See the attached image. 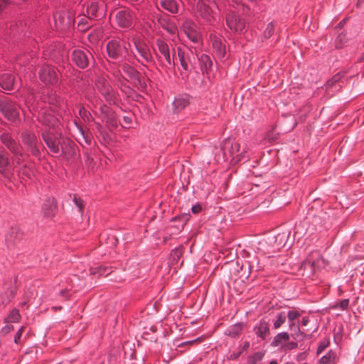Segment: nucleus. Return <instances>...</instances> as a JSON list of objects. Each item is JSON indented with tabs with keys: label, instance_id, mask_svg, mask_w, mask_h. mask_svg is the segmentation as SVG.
Segmentation results:
<instances>
[{
	"label": "nucleus",
	"instance_id": "f257e3e1",
	"mask_svg": "<svg viewBox=\"0 0 364 364\" xmlns=\"http://www.w3.org/2000/svg\"><path fill=\"white\" fill-rule=\"evenodd\" d=\"M107 54L113 59L125 58L128 54L126 43L120 39L110 41L107 45Z\"/></svg>",
	"mask_w": 364,
	"mask_h": 364
},
{
	"label": "nucleus",
	"instance_id": "f03ea898",
	"mask_svg": "<svg viewBox=\"0 0 364 364\" xmlns=\"http://www.w3.org/2000/svg\"><path fill=\"white\" fill-rule=\"evenodd\" d=\"M16 169V166L10 161L9 153L4 149L0 150V173L9 178Z\"/></svg>",
	"mask_w": 364,
	"mask_h": 364
},
{
	"label": "nucleus",
	"instance_id": "7ed1b4c3",
	"mask_svg": "<svg viewBox=\"0 0 364 364\" xmlns=\"http://www.w3.org/2000/svg\"><path fill=\"white\" fill-rule=\"evenodd\" d=\"M134 18V13L129 9L119 10L114 14L115 22L121 28H129L131 26Z\"/></svg>",
	"mask_w": 364,
	"mask_h": 364
},
{
	"label": "nucleus",
	"instance_id": "20e7f679",
	"mask_svg": "<svg viewBox=\"0 0 364 364\" xmlns=\"http://www.w3.org/2000/svg\"><path fill=\"white\" fill-rule=\"evenodd\" d=\"M21 139L33 155L38 156L40 154V143L33 133L25 131L21 134Z\"/></svg>",
	"mask_w": 364,
	"mask_h": 364
},
{
	"label": "nucleus",
	"instance_id": "39448f33",
	"mask_svg": "<svg viewBox=\"0 0 364 364\" xmlns=\"http://www.w3.org/2000/svg\"><path fill=\"white\" fill-rule=\"evenodd\" d=\"M0 112L9 120H15L18 117V109L17 105L9 100L0 101Z\"/></svg>",
	"mask_w": 364,
	"mask_h": 364
},
{
	"label": "nucleus",
	"instance_id": "423d86ee",
	"mask_svg": "<svg viewBox=\"0 0 364 364\" xmlns=\"http://www.w3.org/2000/svg\"><path fill=\"white\" fill-rule=\"evenodd\" d=\"M55 26L58 29L65 30L74 24L72 14L68 11L56 13L53 16Z\"/></svg>",
	"mask_w": 364,
	"mask_h": 364
},
{
	"label": "nucleus",
	"instance_id": "0eeeda50",
	"mask_svg": "<svg viewBox=\"0 0 364 364\" xmlns=\"http://www.w3.org/2000/svg\"><path fill=\"white\" fill-rule=\"evenodd\" d=\"M95 85L97 90L105 97L107 101L109 102L110 103L115 101L114 90L106 79L104 77L99 78L97 80Z\"/></svg>",
	"mask_w": 364,
	"mask_h": 364
},
{
	"label": "nucleus",
	"instance_id": "6e6552de",
	"mask_svg": "<svg viewBox=\"0 0 364 364\" xmlns=\"http://www.w3.org/2000/svg\"><path fill=\"white\" fill-rule=\"evenodd\" d=\"M289 235L290 231L289 230H284L276 235L269 236L267 239L268 243L269 245L279 250L286 245Z\"/></svg>",
	"mask_w": 364,
	"mask_h": 364
},
{
	"label": "nucleus",
	"instance_id": "1a4fd4ad",
	"mask_svg": "<svg viewBox=\"0 0 364 364\" xmlns=\"http://www.w3.org/2000/svg\"><path fill=\"white\" fill-rule=\"evenodd\" d=\"M39 77L46 84H55L58 81V75L53 67L43 66L39 72Z\"/></svg>",
	"mask_w": 364,
	"mask_h": 364
},
{
	"label": "nucleus",
	"instance_id": "9d476101",
	"mask_svg": "<svg viewBox=\"0 0 364 364\" xmlns=\"http://www.w3.org/2000/svg\"><path fill=\"white\" fill-rule=\"evenodd\" d=\"M324 260L320 257L318 252H314L302 263L301 267H304V270H306L307 267H309L311 272H314L322 265H324Z\"/></svg>",
	"mask_w": 364,
	"mask_h": 364
},
{
	"label": "nucleus",
	"instance_id": "9b49d317",
	"mask_svg": "<svg viewBox=\"0 0 364 364\" xmlns=\"http://www.w3.org/2000/svg\"><path fill=\"white\" fill-rule=\"evenodd\" d=\"M92 55L89 51L74 50L73 51V60L80 68H85L88 65Z\"/></svg>",
	"mask_w": 364,
	"mask_h": 364
},
{
	"label": "nucleus",
	"instance_id": "f8f14e48",
	"mask_svg": "<svg viewBox=\"0 0 364 364\" xmlns=\"http://www.w3.org/2000/svg\"><path fill=\"white\" fill-rule=\"evenodd\" d=\"M42 137L49 149L54 154H60L61 139L52 133H43Z\"/></svg>",
	"mask_w": 364,
	"mask_h": 364
},
{
	"label": "nucleus",
	"instance_id": "ddd939ff",
	"mask_svg": "<svg viewBox=\"0 0 364 364\" xmlns=\"http://www.w3.org/2000/svg\"><path fill=\"white\" fill-rule=\"evenodd\" d=\"M226 24L230 30L236 32L242 31L245 27L243 20L233 12L227 14Z\"/></svg>",
	"mask_w": 364,
	"mask_h": 364
},
{
	"label": "nucleus",
	"instance_id": "4468645a",
	"mask_svg": "<svg viewBox=\"0 0 364 364\" xmlns=\"http://www.w3.org/2000/svg\"><path fill=\"white\" fill-rule=\"evenodd\" d=\"M156 46L161 55L164 56L166 62V67L170 68L171 67L173 66L174 61L173 60H172L171 58L170 49L167 43H166L162 39L159 38L156 40Z\"/></svg>",
	"mask_w": 364,
	"mask_h": 364
},
{
	"label": "nucleus",
	"instance_id": "2eb2a0df",
	"mask_svg": "<svg viewBox=\"0 0 364 364\" xmlns=\"http://www.w3.org/2000/svg\"><path fill=\"white\" fill-rule=\"evenodd\" d=\"M181 1L180 0H159L157 1V6L172 13L176 14L178 12Z\"/></svg>",
	"mask_w": 364,
	"mask_h": 364
},
{
	"label": "nucleus",
	"instance_id": "dca6fc26",
	"mask_svg": "<svg viewBox=\"0 0 364 364\" xmlns=\"http://www.w3.org/2000/svg\"><path fill=\"white\" fill-rule=\"evenodd\" d=\"M134 45L138 53L145 62L150 63L152 61L153 58L151 54L150 49L146 43L141 41H135Z\"/></svg>",
	"mask_w": 364,
	"mask_h": 364
},
{
	"label": "nucleus",
	"instance_id": "f3484780",
	"mask_svg": "<svg viewBox=\"0 0 364 364\" xmlns=\"http://www.w3.org/2000/svg\"><path fill=\"white\" fill-rule=\"evenodd\" d=\"M121 69L129 77L135 80L140 86H144V83L141 80L140 74L134 68L127 63H123L121 65Z\"/></svg>",
	"mask_w": 364,
	"mask_h": 364
},
{
	"label": "nucleus",
	"instance_id": "a211bd4d",
	"mask_svg": "<svg viewBox=\"0 0 364 364\" xmlns=\"http://www.w3.org/2000/svg\"><path fill=\"white\" fill-rule=\"evenodd\" d=\"M197 9L199 15L207 22H210L213 19V11L208 5L203 1H199L197 5Z\"/></svg>",
	"mask_w": 364,
	"mask_h": 364
},
{
	"label": "nucleus",
	"instance_id": "6ab92c4d",
	"mask_svg": "<svg viewBox=\"0 0 364 364\" xmlns=\"http://www.w3.org/2000/svg\"><path fill=\"white\" fill-rule=\"evenodd\" d=\"M212 46L213 51L218 58H223L225 55V46L223 45L222 41L216 37L211 36Z\"/></svg>",
	"mask_w": 364,
	"mask_h": 364
},
{
	"label": "nucleus",
	"instance_id": "aec40b11",
	"mask_svg": "<svg viewBox=\"0 0 364 364\" xmlns=\"http://www.w3.org/2000/svg\"><path fill=\"white\" fill-rule=\"evenodd\" d=\"M1 142L5 146L11 151H16V149H19L21 146L8 133H4L1 136Z\"/></svg>",
	"mask_w": 364,
	"mask_h": 364
},
{
	"label": "nucleus",
	"instance_id": "412c9836",
	"mask_svg": "<svg viewBox=\"0 0 364 364\" xmlns=\"http://www.w3.org/2000/svg\"><path fill=\"white\" fill-rule=\"evenodd\" d=\"M254 331L258 337L264 340L269 335V323L262 320L255 327Z\"/></svg>",
	"mask_w": 364,
	"mask_h": 364
},
{
	"label": "nucleus",
	"instance_id": "4be33fe9",
	"mask_svg": "<svg viewBox=\"0 0 364 364\" xmlns=\"http://www.w3.org/2000/svg\"><path fill=\"white\" fill-rule=\"evenodd\" d=\"M60 154L65 157L70 156L74 154V144L68 139H63L60 146Z\"/></svg>",
	"mask_w": 364,
	"mask_h": 364
},
{
	"label": "nucleus",
	"instance_id": "5701e85b",
	"mask_svg": "<svg viewBox=\"0 0 364 364\" xmlns=\"http://www.w3.org/2000/svg\"><path fill=\"white\" fill-rule=\"evenodd\" d=\"M14 77L9 73L4 74L0 77V86L7 90H11L14 87Z\"/></svg>",
	"mask_w": 364,
	"mask_h": 364
},
{
	"label": "nucleus",
	"instance_id": "b1692460",
	"mask_svg": "<svg viewBox=\"0 0 364 364\" xmlns=\"http://www.w3.org/2000/svg\"><path fill=\"white\" fill-rule=\"evenodd\" d=\"M56 208L53 199H48L43 206L44 215L46 217L50 218L54 215V211Z\"/></svg>",
	"mask_w": 364,
	"mask_h": 364
},
{
	"label": "nucleus",
	"instance_id": "393cba45",
	"mask_svg": "<svg viewBox=\"0 0 364 364\" xmlns=\"http://www.w3.org/2000/svg\"><path fill=\"white\" fill-rule=\"evenodd\" d=\"M13 154V165L18 168V166H20L21 164L24 161L26 154L22 151V147L20 146L19 149H16V151H12Z\"/></svg>",
	"mask_w": 364,
	"mask_h": 364
},
{
	"label": "nucleus",
	"instance_id": "a878e982",
	"mask_svg": "<svg viewBox=\"0 0 364 364\" xmlns=\"http://www.w3.org/2000/svg\"><path fill=\"white\" fill-rule=\"evenodd\" d=\"M300 316L301 314L298 311L291 310L288 311L287 316L288 318L289 329L291 331H293L296 328V321L299 319Z\"/></svg>",
	"mask_w": 364,
	"mask_h": 364
},
{
	"label": "nucleus",
	"instance_id": "bb28decb",
	"mask_svg": "<svg viewBox=\"0 0 364 364\" xmlns=\"http://www.w3.org/2000/svg\"><path fill=\"white\" fill-rule=\"evenodd\" d=\"M199 60L200 63L202 70L208 73L213 65V63L210 58L205 54H202L199 58Z\"/></svg>",
	"mask_w": 364,
	"mask_h": 364
},
{
	"label": "nucleus",
	"instance_id": "cd10ccee",
	"mask_svg": "<svg viewBox=\"0 0 364 364\" xmlns=\"http://www.w3.org/2000/svg\"><path fill=\"white\" fill-rule=\"evenodd\" d=\"M188 104V100L186 97L181 96L175 99L173 102V109L175 111H180L185 108Z\"/></svg>",
	"mask_w": 364,
	"mask_h": 364
},
{
	"label": "nucleus",
	"instance_id": "c85d7f7f",
	"mask_svg": "<svg viewBox=\"0 0 364 364\" xmlns=\"http://www.w3.org/2000/svg\"><path fill=\"white\" fill-rule=\"evenodd\" d=\"M240 147V145L238 142L227 139L224 142L223 149H225L226 148H229V152L230 155H233L234 154L239 151Z\"/></svg>",
	"mask_w": 364,
	"mask_h": 364
},
{
	"label": "nucleus",
	"instance_id": "c756f323",
	"mask_svg": "<svg viewBox=\"0 0 364 364\" xmlns=\"http://www.w3.org/2000/svg\"><path fill=\"white\" fill-rule=\"evenodd\" d=\"M39 120L46 126L53 127L55 125L57 119L50 114L43 113L40 115Z\"/></svg>",
	"mask_w": 364,
	"mask_h": 364
},
{
	"label": "nucleus",
	"instance_id": "7c9ffc66",
	"mask_svg": "<svg viewBox=\"0 0 364 364\" xmlns=\"http://www.w3.org/2000/svg\"><path fill=\"white\" fill-rule=\"evenodd\" d=\"M306 225V222H301L299 224H296L294 228V236L297 237L298 239H300L304 235H305L307 232Z\"/></svg>",
	"mask_w": 364,
	"mask_h": 364
},
{
	"label": "nucleus",
	"instance_id": "2f4dec72",
	"mask_svg": "<svg viewBox=\"0 0 364 364\" xmlns=\"http://www.w3.org/2000/svg\"><path fill=\"white\" fill-rule=\"evenodd\" d=\"M182 28L185 33L187 35L197 29L196 25L191 21L186 19L182 23Z\"/></svg>",
	"mask_w": 364,
	"mask_h": 364
},
{
	"label": "nucleus",
	"instance_id": "473e14b6",
	"mask_svg": "<svg viewBox=\"0 0 364 364\" xmlns=\"http://www.w3.org/2000/svg\"><path fill=\"white\" fill-rule=\"evenodd\" d=\"M289 339V335L287 332H282L280 333H278L274 338L272 341V345L274 347L278 346L282 342L287 341Z\"/></svg>",
	"mask_w": 364,
	"mask_h": 364
},
{
	"label": "nucleus",
	"instance_id": "72a5a7b5",
	"mask_svg": "<svg viewBox=\"0 0 364 364\" xmlns=\"http://www.w3.org/2000/svg\"><path fill=\"white\" fill-rule=\"evenodd\" d=\"M178 56L181 63V65L185 70H188V62L190 61L189 58L186 56L184 51H183L180 48H178Z\"/></svg>",
	"mask_w": 364,
	"mask_h": 364
},
{
	"label": "nucleus",
	"instance_id": "f704fd0d",
	"mask_svg": "<svg viewBox=\"0 0 364 364\" xmlns=\"http://www.w3.org/2000/svg\"><path fill=\"white\" fill-rule=\"evenodd\" d=\"M335 358V353L330 350L325 355L321 358L319 363L321 364H330L334 362Z\"/></svg>",
	"mask_w": 364,
	"mask_h": 364
},
{
	"label": "nucleus",
	"instance_id": "c9c22d12",
	"mask_svg": "<svg viewBox=\"0 0 364 364\" xmlns=\"http://www.w3.org/2000/svg\"><path fill=\"white\" fill-rule=\"evenodd\" d=\"M287 316L284 313H279L277 316V318L274 322V328H279L285 321H286Z\"/></svg>",
	"mask_w": 364,
	"mask_h": 364
},
{
	"label": "nucleus",
	"instance_id": "e433bc0d",
	"mask_svg": "<svg viewBox=\"0 0 364 364\" xmlns=\"http://www.w3.org/2000/svg\"><path fill=\"white\" fill-rule=\"evenodd\" d=\"M97 5L95 2H92L90 6H87V12L90 18L95 17L97 12Z\"/></svg>",
	"mask_w": 364,
	"mask_h": 364
},
{
	"label": "nucleus",
	"instance_id": "4c0bfd02",
	"mask_svg": "<svg viewBox=\"0 0 364 364\" xmlns=\"http://www.w3.org/2000/svg\"><path fill=\"white\" fill-rule=\"evenodd\" d=\"M21 318L19 312L16 309H14L6 318L8 322H18Z\"/></svg>",
	"mask_w": 364,
	"mask_h": 364
},
{
	"label": "nucleus",
	"instance_id": "58836bf2",
	"mask_svg": "<svg viewBox=\"0 0 364 364\" xmlns=\"http://www.w3.org/2000/svg\"><path fill=\"white\" fill-rule=\"evenodd\" d=\"M75 124L76 127L78 129V132H79L80 134L82 136L84 140L87 143H90V139L89 137L88 132H85V130L80 125H79L77 123L75 122Z\"/></svg>",
	"mask_w": 364,
	"mask_h": 364
},
{
	"label": "nucleus",
	"instance_id": "ea45409f",
	"mask_svg": "<svg viewBox=\"0 0 364 364\" xmlns=\"http://www.w3.org/2000/svg\"><path fill=\"white\" fill-rule=\"evenodd\" d=\"M14 296V292L13 290L10 291L9 295H6L4 296V295L0 296V304L3 306H5L7 304L11 298H13Z\"/></svg>",
	"mask_w": 364,
	"mask_h": 364
},
{
	"label": "nucleus",
	"instance_id": "a19ab883",
	"mask_svg": "<svg viewBox=\"0 0 364 364\" xmlns=\"http://www.w3.org/2000/svg\"><path fill=\"white\" fill-rule=\"evenodd\" d=\"M187 37L193 43H198L200 40V36L197 29L186 35Z\"/></svg>",
	"mask_w": 364,
	"mask_h": 364
},
{
	"label": "nucleus",
	"instance_id": "79ce46f5",
	"mask_svg": "<svg viewBox=\"0 0 364 364\" xmlns=\"http://www.w3.org/2000/svg\"><path fill=\"white\" fill-rule=\"evenodd\" d=\"M241 330L242 327L240 325L235 326L228 330V335L235 337L239 334Z\"/></svg>",
	"mask_w": 364,
	"mask_h": 364
},
{
	"label": "nucleus",
	"instance_id": "37998d69",
	"mask_svg": "<svg viewBox=\"0 0 364 364\" xmlns=\"http://www.w3.org/2000/svg\"><path fill=\"white\" fill-rule=\"evenodd\" d=\"M274 26L273 24V23H269L267 28H266V30L264 31V36L266 38H269L272 36V35L274 33Z\"/></svg>",
	"mask_w": 364,
	"mask_h": 364
},
{
	"label": "nucleus",
	"instance_id": "c03bdc74",
	"mask_svg": "<svg viewBox=\"0 0 364 364\" xmlns=\"http://www.w3.org/2000/svg\"><path fill=\"white\" fill-rule=\"evenodd\" d=\"M73 201L76 206L79 208V211L82 212L84 208L83 201L76 196H74Z\"/></svg>",
	"mask_w": 364,
	"mask_h": 364
},
{
	"label": "nucleus",
	"instance_id": "a18cd8bd",
	"mask_svg": "<svg viewBox=\"0 0 364 364\" xmlns=\"http://www.w3.org/2000/svg\"><path fill=\"white\" fill-rule=\"evenodd\" d=\"M329 345V341L321 342L317 349V354H321Z\"/></svg>",
	"mask_w": 364,
	"mask_h": 364
},
{
	"label": "nucleus",
	"instance_id": "49530a36",
	"mask_svg": "<svg viewBox=\"0 0 364 364\" xmlns=\"http://www.w3.org/2000/svg\"><path fill=\"white\" fill-rule=\"evenodd\" d=\"M24 329H25V327L24 326H21L19 328V330L17 331V333H16L15 337H14V342H15V343H19L21 336Z\"/></svg>",
	"mask_w": 364,
	"mask_h": 364
},
{
	"label": "nucleus",
	"instance_id": "de8ad7c7",
	"mask_svg": "<svg viewBox=\"0 0 364 364\" xmlns=\"http://www.w3.org/2000/svg\"><path fill=\"white\" fill-rule=\"evenodd\" d=\"M294 330H296V331L291 334V336L294 338H298L299 336H303L304 337L305 336V334L304 332H302L299 326H296V328L294 329Z\"/></svg>",
	"mask_w": 364,
	"mask_h": 364
},
{
	"label": "nucleus",
	"instance_id": "09e8293b",
	"mask_svg": "<svg viewBox=\"0 0 364 364\" xmlns=\"http://www.w3.org/2000/svg\"><path fill=\"white\" fill-rule=\"evenodd\" d=\"M202 210V207L200 204H196L194 205L192 208H191V211L194 214H198V213H200Z\"/></svg>",
	"mask_w": 364,
	"mask_h": 364
},
{
	"label": "nucleus",
	"instance_id": "8fccbe9b",
	"mask_svg": "<svg viewBox=\"0 0 364 364\" xmlns=\"http://www.w3.org/2000/svg\"><path fill=\"white\" fill-rule=\"evenodd\" d=\"M181 250L180 249H176L172 252L171 256L173 257V259H176L181 257Z\"/></svg>",
	"mask_w": 364,
	"mask_h": 364
},
{
	"label": "nucleus",
	"instance_id": "3c124183",
	"mask_svg": "<svg viewBox=\"0 0 364 364\" xmlns=\"http://www.w3.org/2000/svg\"><path fill=\"white\" fill-rule=\"evenodd\" d=\"M348 304H349V301H348V299H343V300H342V301L339 303V304H338V305H339V307H340L341 309L344 310V309H346L348 307Z\"/></svg>",
	"mask_w": 364,
	"mask_h": 364
},
{
	"label": "nucleus",
	"instance_id": "603ef678",
	"mask_svg": "<svg viewBox=\"0 0 364 364\" xmlns=\"http://www.w3.org/2000/svg\"><path fill=\"white\" fill-rule=\"evenodd\" d=\"M166 29L168 32H169L171 34H174L176 32V28L173 25H169L168 26Z\"/></svg>",
	"mask_w": 364,
	"mask_h": 364
},
{
	"label": "nucleus",
	"instance_id": "864d4df0",
	"mask_svg": "<svg viewBox=\"0 0 364 364\" xmlns=\"http://www.w3.org/2000/svg\"><path fill=\"white\" fill-rule=\"evenodd\" d=\"M286 348L291 350L297 348V343L295 342H290L286 345Z\"/></svg>",
	"mask_w": 364,
	"mask_h": 364
},
{
	"label": "nucleus",
	"instance_id": "5fc2aeb1",
	"mask_svg": "<svg viewBox=\"0 0 364 364\" xmlns=\"http://www.w3.org/2000/svg\"><path fill=\"white\" fill-rule=\"evenodd\" d=\"M309 320L308 317H304L301 320V324L303 326H306L309 323Z\"/></svg>",
	"mask_w": 364,
	"mask_h": 364
},
{
	"label": "nucleus",
	"instance_id": "6e6d98bb",
	"mask_svg": "<svg viewBox=\"0 0 364 364\" xmlns=\"http://www.w3.org/2000/svg\"><path fill=\"white\" fill-rule=\"evenodd\" d=\"M341 79V77L339 75H336L332 77L333 82H335L336 83L338 82Z\"/></svg>",
	"mask_w": 364,
	"mask_h": 364
},
{
	"label": "nucleus",
	"instance_id": "4d7b16f0",
	"mask_svg": "<svg viewBox=\"0 0 364 364\" xmlns=\"http://www.w3.org/2000/svg\"><path fill=\"white\" fill-rule=\"evenodd\" d=\"M335 84H336V82H333V80L331 79V80H330L327 82L326 86H327L328 87H330L333 86Z\"/></svg>",
	"mask_w": 364,
	"mask_h": 364
},
{
	"label": "nucleus",
	"instance_id": "13d9d810",
	"mask_svg": "<svg viewBox=\"0 0 364 364\" xmlns=\"http://www.w3.org/2000/svg\"><path fill=\"white\" fill-rule=\"evenodd\" d=\"M236 158H237V159H236V161H237V162H238V161H241V160H242V159L243 158V154H240L237 155V156H236Z\"/></svg>",
	"mask_w": 364,
	"mask_h": 364
},
{
	"label": "nucleus",
	"instance_id": "bf43d9fd",
	"mask_svg": "<svg viewBox=\"0 0 364 364\" xmlns=\"http://www.w3.org/2000/svg\"><path fill=\"white\" fill-rule=\"evenodd\" d=\"M250 347V343L249 342H245L244 343V346L242 347L243 350H246L248 348Z\"/></svg>",
	"mask_w": 364,
	"mask_h": 364
},
{
	"label": "nucleus",
	"instance_id": "052dcab7",
	"mask_svg": "<svg viewBox=\"0 0 364 364\" xmlns=\"http://www.w3.org/2000/svg\"><path fill=\"white\" fill-rule=\"evenodd\" d=\"M5 1L2 0V2L0 4V9L2 10L5 7Z\"/></svg>",
	"mask_w": 364,
	"mask_h": 364
},
{
	"label": "nucleus",
	"instance_id": "680f3d73",
	"mask_svg": "<svg viewBox=\"0 0 364 364\" xmlns=\"http://www.w3.org/2000/svg\"><path fill=\"white\" fill-rule=\"evenodd\" d=\"M6 328H7V331H10V330L13 329V326H8L6 327Z\"/></svg>",
	"mask_w": 364,
	"mask_h": 364
},
{
	"label": "nucleus",
	"instance_id": "e2e57ef3",
	"mask_svg": "<svg viewBox=\"0 0 364 364\" xmlns=\"http://www.w3.org/2000/svg\"><path fill=\"white\" fill-rule=\"evenodd\" d=\"M80 114H82V110H80ZM83 114H85V115L86 114V111L85 110H83Z\"/></svg>",
	"mask_w": 364,
	"mask_h": 364
},
{
	"label": "nucleus",
	"instance_id": "0e129e2a",
	"mask_svg": "<svg viewBox=\"0 0 364 364\" xmlns=\"http://www.w3.org/2000/svg\"><path fill=\"white\" fill-rule=\"evenodd\" d=\"M269 364H278L276 360H272Z\"/></svg>",
	"mask_w": 364,
	"mask_h": 364
},
{
	"label": "nucleus",
	"instance_id": "69168bd1",
	"mask_svg": "<svg viewBox=\"0 0 364 364\" xmlns=\"http://www.w3.org/2000/svg\"><path fill=\"white\" fill-rule=\"evenodd\" d=\"M195 342H196V341H189V342H188V343H190V344H191V343H195Z\"/></svg>",
	"mask_w": 364,
	"mask_h": 364
}]
</instances>
